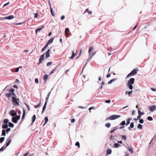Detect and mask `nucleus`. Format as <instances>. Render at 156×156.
<instances>
[{
    "label": "nucleus",
    "mask_w": 156,
    "mask_h": 156,
    "mask_svg": "<svg viewBox=\"0 0 156 156\" xmlns=\"http://www.w3.org/2000/svg\"><path fill=\"white\" fill-rule=\"evenodd\" d=\"M14 90H15L13 88H12L9 90V93H7L5 94V96L8 98H10L12 95L14 96L13 97H16V95L14 93Z\"/></svg>",
    "instance_id": "1"
},
{
    "label": "nucleus",
    "mask_w": 156,
    "mask_h": 156,
    "mask_svg": "<svg viewBox=\"0 0 156 156\" xmlns=\"http://www.w3.org/2000/svg\"><path fill=\"white\" fill-rule=\"evenodd\" d=\"M12 101L14 106H18L19 105V104L16 98V97H12Z\"/></svg>",
    "instance_id": "2"
},
{
    "label": "nucleus",
    "mask_w": 156,
    "mask_h": 156,
    "mask_svg": "<svg viewBox=\"0 0 156 156\" xmlns=\"http://www.w3.org/2000/svg\"><path fill=\"white\" fill-rule=\"evenodd\" d=\"M15 117H13L12 118V121L14 123H16L17 121L20 119V116L17 115L15 116Z\"/></svg>",
    "instance_id": "3"
},
{
    "label": "nucleus",
    "mask_w": 156,
    "mask_h": 156,
    "mask_svg": "<svg viewBox=\"0 0 156 156\" xmlns=\"http://www.w3.org/2000/svg\"><path fill=\"white\" fill-rule=\"evenodd\" d=\"M120 116L119 115H111L109 118H108L106 119V120L110 119L111 120H113L119 118Z\"/></svg>",
    "instance_id": "4"
},
{
    "label": "nucleus",
    "mask_w": 156,
    "mask_h": 156,
    "mask_svg": "<svg viewBox=\"0 0 156 156\" xmlns=\"http://www.w3.org/2000/svg\"><path fill=\"white\" fill-rule=\"evenodd\" d=\"M137 73V70L136 69H133L132 71L126 76V78H128L129 76H131L134 75L135 74H136Z\"/></svg>",
    "instance_id": "5"
},
{
    "label": "nucleus",
    "mask_w": 156,
    "mask_h": 156,
    "mask_svg": "<svg viewBox=\"0 0 156 156\" xmlns=\"http://www.w3.org/2000/svg\"><path fill=\"white\" fill-rule=\"evenodd\" d=\"M14 18V16L12 15H11L3 18L0 17V20H11Z\"/></svg>",
    "instance_id": "6"
},
{
    "label": "nucleus",
    "mask_w": 156,
    "mask_h": 156,
    "mask_svg": "<svg viewBox=\"0 0 156 156\" xmlns=\"http://www.w3.org/2000/svg\"><path fill=\"white\" fill-rule=\"evenodd\" d=\"M93 47L91 46V47H90V48H89V49L88 52H89V54L90 55V54H91V57H92L93 55H94L96 53V52H94L93 54H91V51L93 50Z\"/></svg>",
    "instance_id": "7"
},
{
    "label": "nucleus",
    "mask_w": 156,
    "mask_h": 156,
    "mask_svg": "<svg viewBox=\"0 0 156 156\" xmlns=\"http://www.w3.org/2000/svg\"><path fill=\"white\" fill-rule=\"evenodd\" d=\"M9 114L12 116H15L17 115L16 112H15V111L13 110H11Z\"/></svg>",
    "instance_id": "8"
},
{
    "label": "nucleus",
    "mask_w": 156,
    "mask_h": 156,
    "mask_svg": "<svg viewBox=\"0 0 156 156\" xmlns=\"http://www.w3.org/2000/svg\"><path fill=\"white\" fill-rule=\"evenodd\" d=\"M140 111L139 110H138V113L139 114V115H138L137 117V119H139L141 117V115H143L144 114V112H142L141 113H140Z\"/></svg>",
    "instance_id": "9"
},
{
    "label": "nucleus",
    "mask_w": 156,
    "mask_h": 156,
    "mask_svg": "<svg viewBox=\"0 0 156 156\" xmlns=\"http://www.w3.org/2000/svg\"><path fill=\"white\" fill-rule=\"evenodd\" d=\"M149 110L151 112H153L156 108V106L155 105H153L149 107Z\"/></svg>",
    "instance_id": "10"
},
{
    "label": "nucleus",
    "mask_w": 156,
    "mask_h": 156,
    "mask_svg": "<svg viewBox=\"0 0 156 156\" xmlns=\"http://www.w3.org/2000/svg\"><path fill=\"white\" fill-rule=\"evenodd\" d=\"M135 79L134 78H132L129 79L128 81V83L129 84H133L134 82Z\"/></svg>",
    "instance_id": "11"
},
{
    "label": "nucleus",
    "mask_w": 156,
    "mask_h": 156,
    "mask_svg": "<svg viewBox=\"0 0 156 156\" xmlns=\"http://www.w3.org/2000/svg\"><path fill=\"white\" fill-rule=\"evenodd\" d=\"M10 136L8 138L7 140H8V142L6 143V146H5V148L6 147L8 146L11 143V139H10Z\"/></svg>",
    "instance_id": "12"
},
{
    "label": "nucleus",
    "mask_w": 156,
    "mask_h": 156,
    "mask_svg": "<svg viewBox=\"0 0 156 156\" xmlns=\"http://www.w3.org/2000/svg\"><path fill=\"white\" fill-rule=\"evenodd\" d=\"M44 54L40 56L39 58V63L38 64V65H39L40 63H41L42 60L44 59Z\"/></svg>",
    "instance_id": "13"
},
{
    "label": "nucleus",
    "mask_w": 156,
    "mask_h": 156,
    "mask_svg": "<svg viewBox=\"0 0 156 156\" xmlns=\"http://www.w3.org/2000/svg\"><path fill=\"white\" fill-rule=\"evenodd\" d=\"M54 38H52L49 39L46 45H47V46H48V45L51 43H52L54 40Z\"/></svg>",
    "instance_id": "14"
},
{
    "label": "nucleus",
    "mask_w": 156,
    "mask_h": 156,
    "mask_svg": "<svg viewBox=\"0 0 156 156\" xmlns=\"http://www.w3.org/2000/svg\"><path fill=\"white\" fill-rule=\"evenodd\" d=\"M69 29L67 28H66L65 30V33L66 35L68 36L69 35Z\"/></svg>",
    "instance_id": "15"
},
{
    "label": "nucleus",
    "mask_w": 156,
    "mask_h": 156,
    "mask_svg": "<svg viewBox=\"0 0 156 156\" xmlns=\"http://www.w3.org/2000/svg\"><path fill=\"white\" fill-rule=\"evenodd\" d=\"M50 51V50L49 49H48L47 51L46 52V58H48L50 56V54H49V52Z\"/></svg>",
    "instance_id": "16"
},
{
    "label": "nucleus",
    "mask_w": 156,
    "mask_h": 156,
    "mask_svg": "<svg viewBox=\"0 0 156 156\" xmlns=\"http://www.w3.org/2000/svg\"><path fill=\"white\" fill-rule=\"evenodd\" d=\"M47 103H48V102H45L43 108V109H42V113H43L44 112V110L46 109V105H47Z\"/></svg>",
    "instance_id": "17"
},
{
    "label": "nucleus",
    "mask_w": 156,
    "mask_h": 156,
    "mask_svg": "<svg viewBox=\"0 0 156 156\" xmlns=\"http://www.w3.org/2000/svg\"><path fill=\"white\" fill-rule=\"evenodd\" d=\"M51 94V92L50 91L48 94V95H47V97L46 98V101L45 102H48V98H49V97L50 95Z\"/></svg>",
    "instance_id": "18"
},
{
    "label": "nucleus",
    "mask_w": 156,
    "mask_h": 156,
    "mask_svg": "<svg viewBox=\"0 0 156 156\" xmlns=\"http://www.w3.org/2000/svg\"><path fill=\"white\" fill-rule=\"evenodd\" d=\"M76 52H77L76 50ZM76 53H74V52L73 51L72 52V56L70 57L69 58L71 59H73L74 58V56L76 54Z\"/></svg>",
    "instance_id": "19"
},
{
    "label": "nucleus",
    "mask_w": 156,
    "mask_h": 156,
    "mask_svg": "<svg viewBox=\"0 0 156 156\" xmlns=\"http://www.w3.org/2000/svg\"><path fill=\"white\" fill-rule=\"evenodd\" d=\"M48 76L47 74H45L44 75V77L43 78V79L44 80L46 81L48 79Z\"/></svg>",
    "instance_id": "20"
},
{
    "label": "nucleus",
    "mask_w": 156,
    "mask_h": 156,
    "mask_svg": "<svg viewBox=\"0 0 156 156\" xmlns=\"http://www.w3.org/2000/svg\"><path fill=\"white\" fill-rule=\"evenodd\" d=\"M112 150L111 149H108L107 151V153L106 154H111L112 153Z\"/></svg>",
    "instance_id": "21"
},
{
    "label": "nucleus",
    "mask_w": 156,
    "mask_h": 156,
    "mask_svg": "<svg viewBox=\"0 0 156 156\" xmlns=\"http://www.w3.org/2000/svg\"><path fill=\"white\" fill-rule=\"evenodd\" d=\"M86 12H87L89 14H91L92 13V12L90 11H89L88 9H87L85 10L84 13H85Z\"/></svg>",
    "instance_id": "22"
},
{
    "label": "nucleus",
    "mask_w": 156,
    "mask_h": 156,
    "mask_svg": "<svg viewBox=\"0 0 156 156\" xmlns=\"http://www.w3.org/2000/svg\"><path fill=\"white\" fill-rule=\"evenodd\" d=\"M8 127V125L7 124H5L4 125H3L2 126V128L3 129L7 128Z\"/></svg>",
    "instance_id": "23"
},
{
    "label": "nucleus",
    "mask_w": 156,
    "mask_h": 156,
    "mask_svg": "<svg viewBox=\"0 0 156 156\" xmlns=\"http://www.w3.org/2000/svg\"><path fill=\"white\" fill-rule=\"evenodd\" d=\"M36 119V115H33V116L32 117V123H33L35 121V119Z\"/></svg>",
    "instance_id": "24"
},
{
    "label": "nucleus",
    "mask_w": 156,
    "mask_h": 156,
    "mask_svg": "<svg viewBox=\"0 0 156 156\" xmlns=\"http://www.w3.org/2000/svg\"><path fill=\"white\" fill-rule=\"evenodd\" d=\"M120 136L122 137V140H126V137L125 135H121Z\"/></svg>",
    "instance_id": "25"
},
{
    "label": "nucleus",
    "mask_w": 156,
    "mask_h": 156,
    "mask_svg": "<svg viewBox=\"0 0 156 156\" xmlns=\"http://www.w3.org/2000/svg\"><path fill=\"white\" fill-rule=\"evenodd\" d=\"M9 126L12 128H13L14 126V124L11 122L9 123Z\"/></svg>",
    "instance_id": "26"
},
{
    "label": "nucleus",
    "mask_w": 156,
    "mask_h": 156,
    "mask_svg": "<svg viewBox=\"0 0 156 156\" xmlns=\"http://www.w3.org/2000/svg\"><path fill=\"white\" fill-rule=\"evenodd\" d=\"M118 128H117V127L114 128V129L111 130L110 131V132L111 133H112L113 132H114Z\"/></svg>",
    "instance_id": "27"
},
{
    "label": "nucleus",
    "mask_w": 156,
    "mask_h": 156,
    "mask_svg": "<svg viewBox=\"0 0 156 156\" xmlns=\"http://www.w3.org/2000/svg\"><path fill=\"white\" fill-rule=\"evenodd\" d=\"M44 26H42V28H39L37 29L36 30H35V31H36V33L37 34V32L39 31H40V30H42V28H44Z\"/></svg>",
    "instance_id": "28"
},
{
    "label": "nucleus",
    "mask_w": 156,
    "mask_h": 156,
    "mask_svg": "<svg viewBox=\"0 0 156 156\" xmlns=\"http://www.w3.org/2000/svg\"><path fill=\"white\" fill-rule=\"evenodd\" d=\"M6 134V131L5 130H3L2 131V136H5Z\"/></svg>",
    "instance_id": "29"
},
{
    "label": "nucleus",
    "mask_w": 156,
    "mask_h": 156,
    "mask_svg": "<svg viewBox=\"0 0 156 156\" xmlns=\"http://www.w3.org/2000/svg\"><path fill=\"white\" fill-rule=\"evenodd\" d=\"M45 122H44V124L43 125V126H44L45 124H46L48 121V117H46L45 118Z\"/></svg>",
    "instance_id": "30"
},
{
    "label": "nucleus",
    "mask_w": 156,
    "mask_h": 156,
    "mask_svg": "<svg viewBox=\"0 0 156 156\" xmlns=\"http://www.w3.org/2000/svg\"><path fill=\"white\" fill-rule=\"evenodd\" d=\"M132 84H129L128 83L127 84V85L129 86V87L130 90H132L133 88V87Z\"/></svg>",
    "instance_id": "31"
},
{
    "label": "nucleus",
    "mask_w": 156,
    "mask_h": 156,
    "mask_svg": "<svg viewBox=\"0 0 156 156\" xmlns=\"http://www.w3.org/2000/svg\"><path fill=\"white\" fill-rule=\"evenodd\" d=\"M137 128L140 129H142V126L141 124H139L137 126Z\"/></svg>",
    "instance_id": "32"
},
{
    "label": "nucleus",
    "mask_w": 156,
    "mask_h": 156,
    "mask_svg": "<svg viewBox=\"0 0 156 156\" xmlns=\"http://www.w3.org/2000/svg\"><path fill=\"white\" fill-rule=\"evenodd\" d=\"M50 11H51V15L53 16H54L55 15V14H54V12H53V11L52 8H50Z\"/></svg>",
    "instance_id": "33"
},
{
    "label": "nucleus",
    "mask_w": 156,
    "mask_h": 156,
    "mask_svg": "<svg viewBox=\"0 0 156 156\" xmlns=\"http://www.w3.org/2000/svg\"><path fill=\"white\" fill-rule=\"evenodd\" d=\"M48 47L47 45H46L45 46L43 47L41 49V51L43 52L45 50V49Z\"/></svg>",
    "instance_id": "34"
},
{
    "label": "nucleus",
    "mask_w": 156,
    "mask_h": 156,
    "mask_svg": "<svg viewBox=\"0 0 156 156\" xmlns=\"http://www.w3.org/2000/svg\"><path fill=\"white\" fill-rule=\"evenodd\" d=\"M130 119H131L130 118H129L127 119L126 121V125H127L130 123Z\"/></svg>",
    "instance_id": "35"
},
{
    "label": "nucleus",
    "mask_w": 156,
    "mask_h": 156,
    "mask_svg": "<svg viewBox=\"0 0 156 156\" xmlns=\"http://www.w3.org/2000/svg\"><path fill=\"white\" fill-rule=\"evenodd\" d=\"M9 120L8 119H5L4 120L3 122L6 124H7V123L8 122Z\"/></svg>",
    "instance_id": "36"
},
{
    "label": "nucleus",
    "mask_w": 156,
    "mask_h": 156,
    "mask_svg": "<svg viewBox=\"0 0 156 156\" xmlns=\"http://www.w3.org/2000/svg\"><path fill=\"white\" fill-rule=\"evenodd\" d=\"M5 139L4 137H2L0 139V143H2Z\"/></svg>",
    "instance_id": "37"
},
{
    "label": "nucleus",
    "mask_w": 156,
    "mask_h": 156,
    "mask_svg": "<svg viewBox=\"0 0 156 156\" xmlns=\"http://www.w3.org/2000/svg\"><path fill=\"white\" fill-rule=\"evenodd\" d=\"M105 126L109 128L111 126V124L109 123H107L105 124Z\"/></svg>",
    "instance_id": "38"
},
{
    "label": "nucleus",
    "mask_w": 156,
    "mask_h": 156,
    "mask_svg": "<svg viewBox=\"0 0 156 156\" xmlns=\"http://www.w3.org/2000/svg\"><path fill=\"white\" fill-rule=\"evenodd\" d=\"M114 146L116 147H118L119 146H120V145L118 143H115L114 144Z\"/></svg>",
    "instance_id": "39"
},
{
    "label": "nucleus",
    "mask_w": 156,
    "mask_h": 156,
    "mask_svg": "<svg viewBox=\"0 0 156 156\" xmlns=\"http://www.w3.org/2000/svg\"><path fill=\"white\" fill-rule=\"evenodd\" d=\"M115 80V79H112L111 80L108 82V84H110L111 83L113 82Z\"/></svg>",
    "instance_id": "40"
},
{
    "label": "nucleus",
    "mask_w": 156,
    "mask_h": 156,
    "mask_svg": "<svg viewBox=\"0 0 156 156\" xmlns=\"http://www.w3.org/2000/svg\"><path fill=\"white\" fill-rule=\"evenodd\" d=\"M25 115V109H23V116H22V119H23V118H24V116Z\"/></svg>",
    "instance_id": "41"
},
{
    "label": "nucleus",
    "mask_w": 156,
    "mask_h": 156,
    "mask_svg": "<svg viewBox=\"0 0 156 156\" xmlns=\"http://www.w3.org/2000/svg\"><path fill=\"white\" fill-rule=\"evenodd\" d=\"M25 115V109H23V116H22V119H23V118H24V116Z\"/></svg>",
    "instance_id": "42"
},
{
    "label": "nucleus",
    "mask_w": 156,
    "mask_h": 156,
    "mask_svg": "<svg viewBox=\"0 0 156 156\" xmlns=\"http://www.w3.org/2000/svg\"><path fill=\"white\" fill-rule=\"evenodd\" d=\"M147 119L149 121H152L153 120V118L151 116H148Z\"/></svg>",
    "instance_id": "43"
},
{
    "label": "nucleus",
    "mask_w": 156,
    "mask_h": 156,
    "mask_svg": "<svg viewBox=\"0 0 156 156\" xmlns=\"http://www.w3.org/2000/svg\"><path fill=\"white\" fill-rule=\"evenodd\" d=\"M75 145L76 146H77L79 148L80 147V144L78 142H77L75 144Z\"/></svg>",
    "instance_id": "44"
},
{
    "label": "nucleus",
    "mask_w": 156,
    "mask_h": 156,
    "mask_svg": "<svg viewBox=\"0 0 156 156\" xmlns=\"http://www.w3.org/2000/svg\"><path fill=\"white\" fill-rule=\"evenodd\" d=\"M130 128H133L134 127V124L133 122H132L130 125Z\"/></svg>",
    "instance_id": "45"
},
{
    "label": "nucleus",
    "mask_w": 156,
    "mask_h": 156,
    "mask_svg": "<svg viewBox=\"0 0 156 156\" xmlns=\"http://www.w3.org/2000/svg\"><path fill=\"white\" fill-rule=\"evenodd\" d=\"M126 124V122L125 121H122L121 123L120 124L121 125L123 126L125 125Z\"/></svg>",
    "instance_id": "46"
},
{
    "label": "nucleus",
    "mask_w": 156,
    "mask_h": 156,
    "mask_svg": "<svg viewBox=\"0 0 156 156\" xmlns=\"http://www.w3.org/2000/svg\"><path fill=\"white\" fill-rule=\"evenodd\" d=\"M5 146V145L4 146L2 147L0 149V151H3L5 149V147H4Z\"/></svg>",
    "instance_id": "47"
},
{
    "label": "nucleus",
    "mask_w": 156,
    "mask_h": 156,
    "mask_svg": "<svg viewBox=\"0 0 156 156\" xmlns=\"http://www.w3.org/2000/svg\"><path fill=\"white\" fill-rule=\"evenodd\" d=\"M40 105H41V102H40L39 103V104L38 105H35L34 106V107L35 108H38L39 106H40Z\"/></svg>",
    "instance_id": "48"
},
{
    "label": "nucleus",
    "mask_w": 156,
    "mask_h": 156,
    "mask_svg": "<svg viewBox=\"0 0 156 156\" xmlns=\"http://www.w3.org/2000/svg\"><path fill=\"white\" fill-rule=\"evenodd\" d=\"M129 151L131 153H133V151L132 150V148H129Z\"/></svg>",
    "instance_id": "49"
},
{
    "label": "nucleus",
    "mask_w": 156,
    "mask_h": 156,
    "mask_svg": "<svg viewBox=\"0 0 156 156\" xmlns=\"http://www.w3.org/2000/svg\"><path fill=\"white\" fill-rule=\"evenodd\" d=\"M132 92H133L131 90L130 91H129L128 92V94L129 96H130L132 94Z\"/></svg>",
    "instance_id": "50"
},
{
    "label": "nucleus",
    "mask_w": 156,
    "mask_h": 156,
    "mask_svg": "<svg viewBox=\"0 0 156 156\" xmlns=\"http://www.w3.org/2000/svg\"><path fill=\"white\" fill-rule=\"evenodd\" d=\"M52 64V62H48L47 64V66H49L50 65H51Z\"/></svg>",
    "instance_id": "51"
},
{
    "label": "nucleus",
    "mask_w": 156,
    "mask_h": 156,
    "mask_svg": "<svg viewBox=\"0 0 156 156\" xmlns=\"http://www.w3.org/2000/svg\"><path fill=\"white\" fill-rule=\"evenodd\" d=\"M35 82L36 84H37L38 83V79L37 78H36L35 79Z\"/></svg>",
    "instance_id": "52"
},
{
    "label": "nucleus",
    "mask_w": 156,
    "mask_h": 156,
    "mask_svg": "<svg viewBox=\"0 0 156 156\" xmlns=\"http://www.w3.org/2000/svg\"><path fill=\"white\" fill-rule=\"evenodd\" d=\"M11 130V129L10 128H7L5 130V131L7 132V133H8V132H9V131H10Z\"/></svg>",
    "instance_id": "53"
},
{
    "label": "nucleus",
    "mask_w": 156,
    "mask_h": 156,
    "mask_svg": "<svg viewBox=\"0 0 156 156\" xmlns=\"http://www.w3.org/2000/svg\"><path fill=\"white\" fill-rule=\"evenodd\" d=\"M105 103H110V102H111V101L110 100H106L105 101Z\"/></svg>",
    "instance_id": "54"
},
{
    "label": "nucleus",
    "mask_w": 156,
    "mask_h": 156,
    "mask_svg": "<svg viewBox=\"0 0 156 156\" xmlns=\"http://www.w3.org/2000/svg\"><path fill=\"white\" fill-rule=\"evenodd\" d=\"M94 108V107H90V108H89V109L90 112H91V111H90L91 110L93 109Z\"/></svg>",
    "instance_id": "55"
},
{
    "label": "nucleus",
    "mask_w": 156,
    "mask_h": 156,
    "mask_svg": "<svg viewBox=\"0 0 156 156\" xmlns=\"http://www.w3.org/2000/svg\"><path fill=\"white\" fill-rule=\"evenodd\" d=\"M139 122L141 123H143L144 122V121L142 119H140Z\"/></svg>",
    "instance_id": "56"
},
{
    "label": "nucleus",
    "mask_w": 156,
    "mask_h": 156,
    "mask_svg": "<svg viewBox=\"0 0 156 156\" xmlns=\"http://www.w3.org/2000/svg\"><path fill=\"white\" fill-rule=\"evenodd\" d=\"M65 16H64L62 15L61 17V20H63L64 19H65Z\"/></svg>",
    "instance_id": "57"
},
{
    "label": "nucleus",
    "mask_w": 156,
    "mask_h": 156,
    "mask_svg": "<svg viewBox=\"0 0 156 156\" xmlns=\"http://www.w3.org/2000/svg\"><path fill=\"white\" fill-rule=\"evenodd\" d=\"M19 68H20V67H18V68H16V70L15 71V72H18L19 71Z\"/></svg>",
    "instance_id": "58"
},
{
    "label": "nucleus",
    "mask_w": 156,
    "mask_h": 156,
    "mask_svg": "<svg viewBox=\"0 0 156 156\" xmlns=\"http://www.w3.org/2000/svg\"><path fill=\"white\" fill-rule=\"evenodd\" d=\"M78 108H81V109H84V108H85L84 107H83V106H79L78 107Z\"/></svg>",
    "instance_id": "59"
},
{
    "label": "nucleus",
    "mask_w": 156,
    "mask_h": 156,
    "mask_svg": "<svg viewBox=\"0 0 156 156\" xmlns=\"http://www.w3.org/2000/svg\"><path fill=\"white\" fill-rule=\"evenodd\" d=\"M37 16H38V14H37V12L36 13L35 15H34V17L35 18H37Z\"/></svg>",
    "instance_id": "60"
},
{
    "label": "nucleus",
    "mask_w": 156,
    "mask_h": 156,
    "mask_svg": "<svg viewBox=\"0 0 156 156\" xmlns=\"http://www.w3.org/2000/svg\"><path fill=\"white\" fill-rule=\"evenodd\" d=\"M29 154V152H27L25 153L23 156H27Z\"/></svg>",
    "instance_id": "61"
},
{
    "label": "nucleus",
    "mask_w": 156,
    "mask_h": 156,
    "mask_svg": "<svg viewBox=\"0 0 156 156\" xmlns=\"http://www.w3.org/2000/svg\"><path fill=\"white\" fill-rule=\"evenodd\" d=\"M75 121V119H71V122H73V123H74Z\"/></svg>",
    "instance_id": "62"
},
{
    "label": "nucleus",
    "mask_w": 156,
    "mask_h": 156,
    "mask_svg": "<svg viewBox=\"0 0 156 156\" xmlns=\"http://www.w3.org/2000/svg\"><path fill=\"white\" fill-rule=\"evenodd\" d=\"M151 89L152 91H156V89H155V88H151Z\"/></svg>",
    "instance_id": "63"
},
{
    "label": "nucleus",
    "mask_w": 156,
    "mask_h": 156,
    "mask_svg": "<svg viewBox=\"0 0 156 156\" xmlns=\"http://www.w3.org/2000/svg\"><path fill=\"white\" fill-rule=\"evenodd\" d=\"M9 4V2H8V3H6V4H5L4 5H3V7H5V6H6L7 5H8Z\"/></svg>",
    "instance_id": "64"
}]
</instances>
